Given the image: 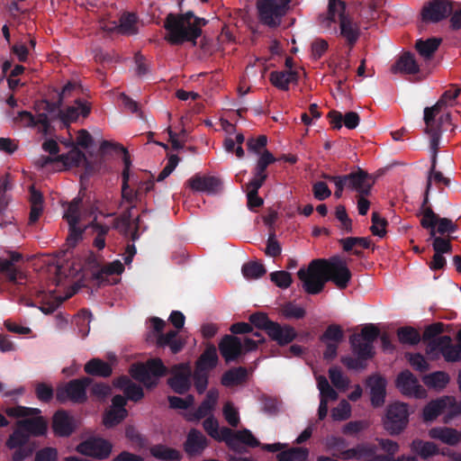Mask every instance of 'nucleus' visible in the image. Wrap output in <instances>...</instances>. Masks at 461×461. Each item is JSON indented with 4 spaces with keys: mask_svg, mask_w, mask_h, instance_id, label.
Instances as JSON below:
<instances>
[{
    "mask_svg": "<svg viewBox=\"0 0 461 461\" xmlns=\"http://www.w3.org/2000/svg\"><path fill=\"white\" fill-rule=\"evenodd\" d=\"M396 387L407 396L419 399L426 398V390L419 384L418 379L408 370L402 371L396 379Z\"/></svg>",
    "mask_w": 461,
    "mask_h": 461,
    "instance_id": "obj_15",
    "label": "nucleus"
},
{
    "mask_svg": "<svg viewBox=\"0 0 461 461\" xmlns=\"http://www.w3.org/2000/svg\"><path fill=\"white\" fill-rule=\"evenodd\" d=\"M378 336L379 330L374 324L363 327L359 333H356L350 338L354 354L364 359L371 358L374 355L373 342Z\"/></svg>",
    "mask_w": 461,
    "mask_h": 461,
    "instance_id": "obj_8",
    "label": "nucleus"
},
{
    "mask_svg": "<svg viewBox=\"0 0 461 461\" xmlns=\"http://www.w3.org/2000/svg\"><path fill=\"white\" fill-rule=\"evenodd\" d=\"M428 435L430 438L438 440L448 446H456L461 442L460 432L450 427H434L431 428Z\"/></svg>",
    "mask_w": 461,
    "mask_h": 461,
    "instance_id": "obj_22",
    "label": "nucleus"
},
{
    "mask_svg": "<svg viewBox=\"0 0 461 461\" xmlns=\"http://www.w3.org/2000/svg\"><path fill=\"white\" fill-rule=\"evenodd\" d=\"M90 104L86 101L77 100L71 106H68L66 111L60 112L59 117L61 121L68 124L78 119L79 116L86 117L90 113Z\"/></svg>",
    "mask_w": 461,
    "mask_h": 461,
    "instance_id": "obj_31",
    "label": "nucleus"
},
{
    "mask_svg": "<svg viewBox=\"0 0 461 461\" xmlns=\"http://www.w3.org/2000/svg\"><path fill=\"white\" fill-rule=\"evenodd\" d=\"M219 398V393L216 390H210L206 395V398L202 402L200 407L195 412H187L185 414V419L190 421L198 420L209 413L213 410L214 406Z\"/></svg>",
    "mask_w": 461,
    "mask_h": 461,
    "instance_id": "obj_29",
    "label": "nucleus"
},
{
    "mask_svg": "<svg viewBox=\"0 0 461 461\" xmlns=\"http://www.w3.org/2000/svg\"><path fill=\"white\" fill-rule=\"evenodd\" d=\"M420 224L425 229L430 230V236L435 237L436 233L445 234L456 230V225L452 220L447 218H438L430 209L426 208L421 214Z\"/></svg>",
    "mask_w": 461,
    "mask_h": 461,
    "instance_id": "obj_13",
    "label": "nucleus"
},
{
    "mask_svg": "<svg viewBox=\"0 0 461 461\" xmlns=\"http://www.w3.org/2000/svg\"><path fill=\"white\" fill-rule=\"evenodd\" d=\"M368 385L371 390V402L374 406H380L385 396L386 381L384 378L375 375L370 377Z\"/></svg>",
    "mask_w": 461,
    "mask_h": 461,
    "instance_id": "obj_33",
    "label": "nucleus"
},
{
    "mask_svg": "<svg viewBox=\"0 0 461 461\" xmlns=\"http://www.w3.org/2000/svg\"><path fill=\"white\" fill-rule=\"evenodd\" d=\"M440 39L432 38L426 41L420 40L416 42V49L419 54L425 59H429L438 50Z\"/></svg>",
    "mask_w": 461,
    "mask_h": 461,
    "instance_id": "obj_48",
    "label": "nucleus"
},
{
    "mask_svg": "<svg viewBox=\"0 0 461 461\" xmlns=\"http://www.w3.org/2000/svg\"><path fill=\"white\" fill-rule=\"evenodd\" d=\"M21 259L17 252H8L7 256H0V273H5L11 282H18L23 278V274L14 266V262Z\"/></svg>",
    "mask_w": 461,
    "mask_h": 461,
    "instance_id": "obj_23",
    "label": "nucleus"
},
{
    "mask_svg": "<svg viewBox=\"0 0 461 461\" xmlns=\"http://www.w3.org/2000/svg\"><path fill=\"white\" fill-rule=\"evenodd\" d=\"M190 376L191 366L188 364H181L173 367L168 384L176 393H183L190 387Z\"/></svg>",
    "mask_w": 461,
    "mask_h": 461,
    "instance_id": "obj_19",
    "label": "nucleus"
},
{
    "mask_svg": "<svg viewBox=\"0 0 461 461\" xmlns=\"http://www.w3.org/2000/svg\"><path fill=\"white\" fill-rule=\"evenodd\" d=\"M93 212L81 209V200L74 199L68 206L64 218L68 224L67 242L68 246H76L81 240L84 230L91 227Z\"/></svg>",
    "mask_w": 461,
    "mask_h": 461,
    "instance_id": "obj_3",
    "label": "nucleus"
},
{
    "mask_svg": "<svg viewBox=\"0 0 461 461\" xmlns=\"http://www.w3.org/2000/svg\"><path fill=\"white\" fill-rule=\"evenodd\" d=\"M218 361L217 351L214 346L208 347L196 363L198 371L207 372L213 368Z\"/></svg>",
    "mask_w": 461,
    "mask_h": 461,
    "instance_id": "obj_41",
    "label": "nucleus"
},
{
    "mask_svg": "<svg viewBox=\"0 0 461 461\" xmlns=\"http://www.w3.org/2000/svg\"><path fill=\"white\" fill-rule=\"evenodd\" d=\"M203 429L212 438L218 441L226 442L227 437L230 435V429L225 427L220 429L218 421L212 417L204 420Z\"/></svg>",
    "mask_w": 461,
    "mask_h": 461,
    "instance_id": "obj_40",
    "label": "nucleus"
},
{
    "mask_svg": "<svg viewBox=\"0 0 461 461\" xmlns=\"http://www.w3.org/2000/svg\"><path fill=\"white\" fill-rule=\"evenodd\" d=\"M431 154H432V158H431L432 165H431L429 175L428 176L426 194H428L432 183L442 184L445 185H449V180L447 177H445L441 172L435 170L437 159L434 162V152H431Z\"/></svg>",
    "mask_w": 461,
    "mask_h": 461,
    "instance_id": "obj_56",
    "label": "nucleus"
},
{
    "mask_svg": "<svg viewBox=\"0 0 461 461\" xmlns=\"http://www.w3.org/2000/svg\"><path fill=\"white\" fill-rule=\"evenodd\" d=\"M207 446L205 437L197 430H191L187 436L185 445V451L189 455H196L201 453Z\"/></svg>",
    "mask_w": 461,
    "mask_h": 461,
    "instance_id": "obj_35",
    "label": "nucleus"
},
{
    "mask_svg": "<svg viewBox=\"0 0 461 461\" xmlns=\"http://www.w3.org/2000/svg\"><path fill=\"white\" fill-rule=\"evenodd\" d=\"M307 456L308 450L306 448H294L278 454L276 461H296L297 459L304 461Z\"/></svg>",
    "mask_w": 461,
    "mask_h": 461,
    "instance_id": "obj_60",
    "label": "nucleus"
},
{
    "mask_svg": "<svg viewBox=\"0 0 461 461\" xmlns=\"http://www.w3.org/2000/svg\"><path fill=\"white\" fill-rule=\"evenodd\" d=\"M226 444L233 450H239L243 445L249 447H258L259 442L248 429L237 432L230 429V435L227 437Z\"/></svg>",
    "mask_w": 461,
    "mask_h": 461,
    "instance_id": "obj_26",
    "label": "nucleus"
},
{
    "mask_svg": "<svg viewBox=\"0 0 461 461\" xmlns=\"http://www.w3.org/2000/svg\"><path fill=\"white\" fill-rule=\"evenodd\" d=\"M323 343L339 344L343 339V331L338 325H330L321 336Z\"/></svg>",
    "mask_w": 461,
    "mask_h": 461,
    "instance_id": "obj_58",
    "label": "nucleus"
},
{
    "mask_svg": "<svg viewBox=\"0 0 461 461\" xmlns=\"http://www.w3.org/2000/svg\"><path fill=\"white\" fill-rule=\"evenodd\" d=\"M290 0H258L257 8L260 22L269 27H277L288 10Z\"/></svg>",
    "mask_w": 461,
    "mask_h": 461,
    "instance_id": "obj_7",
    "label": "nucleus"
},
{
    "mask_svg": "<svg viewBox=\"0 0 461 461\" xmlns=\"http://www.w3.org/2000/svg\"><path fill=\"white\" fill-rule=\"evenodd\" d=\"M270 279L280 288H287L292 284V276L286 271H276L270 274Z\"/></svg>",
    "mask_w": 461,
    "mask_h": 461,
    "instance_id": "obj_63",
    "label": "nucleus"
},
{
    "mask_svg": "<svg viewBox=\"0 0 461 461\" xmlns=\"http://www.w3.org/2000/svg\"><path fill=\"white\" fill-rule=\"evenodd\" d=\"M379 445L389 456H375L369 461H393V456L399 451L398 443L391 439H379Z\"/></svg>",
    "mask_w": 461,
    "mask_h": 461,
    "instance_id": "obj_52",
    "label": "nucleus"
},
{
    "mask_svg": "<svg viewBox=\"0 0 461 461\" xmlns=\"http://www.w3.org/2000/svg\"><path fill=\"white\" fill-rule=\"evenodd\" d=\"M411 449L423 459H428L439 454V448L437 444L421 439H414L411 443Z\"/></svg>",
    "mask_w": 461,
    "mask_h": 461,
    "instance_id": "obj_34",
    "label": "nucleus"
},
{
    "mask_svg": "<svg viewBox=\"0 0 461 461\" xmlns=\"http://www.w3.org/2000/svg\"><path fill=\"white\" fill-rule=\"evenodd\" d=\"M419 71V66L411 54L405 53L402 55L395 64L392 67V72L394 74H415Z\"/></svg>",
    "mask_w": 461,
    "mask_h": 461,
    "instance_id": "obj_36",
    "label": "nucleus"
},
{
    "mask_svg": "<svg viewBox=\"0 0 461 461\" xmlns=\"http://www.w3.org/2000/svg\"><path fill=\"white\" fill-rule=\"evenodd\" d=\"M126 404L125 399L121 395L113 398L112 406L104 415V425L112 428L120 423L126 416L127 411L124 408Z\"/></svg>",
    "mask_w": 461,
    "mask_h": 461,
    "instance_id": "obj_21",
    "label": "nucleus"
},
{
    "mask_svg": "<svg viewBox=\"0 0 461 461\" xmlns=\"http://www.w3.org/2000/svg\"><path fill=\"white\" fill-rule=\"evenodd\" d=\"M345 7V3L341 0H329L328 12L325 15H321L319 17V23L324 28H330L331 23L335 20V10L336 9H343Z\"/></svg>",
    "mask_w": 461,
    "mask_h": 461,
    "instance_id": "obj_51",
    "label": "nucleus"
},
{
    "mask_svg": "<svg viewBox=\"0 0 461 461\" xmlns=\"http://www.w3.org/2000/svg\"><path fill=\"white\" fill-rule=\"evenodd\" d=\"M76 450L84 456L105 459L113 450V444L103 438H90L80 443Z\"/></svg>",
    "mask_w": 461,
    "mask_h": 461,
    "instance_id": "obj_14",
    "label": "nucleus"
},
{
    "mask_svg": "<svg viewBox=\"0 0 461 461\" xmlns=\"http://www.w3.org/2000/svg\"><path fill=\"white\" fill-rule=\"evenodd\" d=\"M271 83L282 89L287 90L289 84L296 81V74L294 71H275L270 74Z\"/></svg>",
    "mask_w": 461,
    "mask_h": 461,
    "instance_id": "obj_42",
    "label": "nucleus"
},
{
    "mask_svg": "<svg viewBox=\"0 0 461 461\" xmlns=\"http://www.w3.org/2000/svg\"><path fill=\"white\" fill-rule=\"evenodd\" d=\"M325 267L327 281H332L339 289H344L348 286L351 279V272L344 259L336 257L330 260H325Z\"/></svg>",
    "mask_w": 461,
    "mask_h": 461,
    "instance_id": "obj_12",
    "label": "nucleus"
},
{
    "mask_svg": "<svg viewBox=\"0 0 461 461\" xmlns=\"http://www.w3.org/2000/svg\"><path fill=\"white\" fill-rule=\"evenodd\" d=\"M247 376V371L245 368L239 367L231 369L228 372H226L222 378H221V384L224 386H235L240 384H241L243 381H245Z\"/></svg>",
    "mask_w": 461,
    "mask_h": 461,
    "instance_id": "obj_49",
    "label": "nucleus"
},
{
    "mask_svg": "<svg viewBox=\"0 0 461 461\" xmlns=\"http://www.w3.org/2000/svg\"><path fill=\"white\" fill-rule=\"evenodd\" d=\"M59 161L66 169L75 167H85L88 169L86 157L77 148H73L67 155L60 156Z\"/></svg>",
    "mask_w": 461,
    "mask_h": 461,
    "instance_id": "obj_37",
    "label": "nucleus"
},
{
    "mask_svg": "<svg viewBox=\"0 0 461 461\" xmlns=\"http://www.w3.org/2000/svg\"><path fill=\"white\" fill-rule=\"evenodd\" d=\"M124 266L120 260H114L104 266L96 275L100 284L113 285L119 281V276L123 272Z\"/></svg>",
    "mask_w": 461,
    "mask_h": 461,
    "instance_id": "obj_27",
    "label": "nucleus"
},
{
    "mask_svg": "<svg viewBox=\"0 0 461 461\" xmlns=\"http://www.w3.org/2000/svg\"><path fill=\"white\" fill-rule=\"evenodd\" d=\"M349 176L348 188L357 191L360 194H367L373 185V180L363 170L359 169Z\"/></svg>",
    "mask_w": 461,
    "mask_h": 461,
    "instance_id": "obj_32",
    "label": "nucleus"
},
{
    "mask_svg": "<svg viewBox=\"0 0 461 461\" xmlns=\"http://www.w3.org/2000/svg\"><path fill=\"white\" fill-rule=\"evenodd\" d=\"M397 336L400 342L409 345H415L420 339L419 331L411 327H404L399 329L397 331Z\"/></svg>",
    "mask_w": 461,
    "mask_h": 461,
    "instance_id": "obj_54",
    "label": "nucleus"
},
{
    "mask_svg": "<svg viewBox=\"0 0 461 461\" xmlns=\"http://www.w3.org/2000/svg\"><path fill=\"white\" fill-rule=\"evenodd\" d=\"M31 195V212L29 217L30 223H34L38 221L41 216L43 206H42V195L41 193L35 190L34 186H31L30 188Z\"/></svg>",
    "mask_w": 461,
    "mask_h": 461,
    "instance_id": "obj_43",
    "label": "nucleus"
},
{
    "mask_svg": "<svg viewBox=\"0 0 461 461\" xmlns=\"http://www.w3.org/2000/svg\"><path fill=\"white\" fill-rule=\"evenodd\" d=\"M130 373L134 379L146 387H151L157 384L160 376L165 375L166 367L160 359H151L146 364L132 365Z\"/></svg>",
    "mask_w": 461,
    "mask_h": 461,
    "instance_id": "obj_9",
    "label": "nucleus"
},
{
    "mask_svg": "<svg viewBox=\"0 0 461 461\" xmlns=\"http://www.w3.org/2000/svg\"><path fill=\"white\" fill-rule=\"evenodd\" d=\"M87 378L74 380L58 389L57 398L60 402L72 401L82 402L86 399V389L88 385Z\"/></svg>",
    "mask_w": 461,
    "mask_h": 461,
    "instance_id": "obj_17",
    "label": "nucleus"
},
{
    "mask_svg": "<svg viewBox=\"0 0 461 461\" xmlns=\"http://www.w3.org/2000/svg\"><path fill=\"white\" fill-rule=\"evenodd\" d=\"M223 358L229 362L236 359L242 352V343L233 336H225L219 345Z\"/></svg>",
    "mask_w": 461,
    "mask_h": 461,
    "instance_id": "obj_28",
    "label": "nucleus"
},
{
    "mask_svg": "<svg viewBox=\"0 0 461 461\" xmlns=\"http://www.w3.org/2000/svg\"><path fill=\"white\" fill-rule=\"evenodd\" d=\"M91 228L93 229L94 232L96 233V237L94 240V246L98 249H103L105 246L104 236L108 232L109 228L97 222L96 216H93Z\"/></svg>",
    "mask_w": 461,
    "mask_h": 461,
    "instance_id": "obj_53",
    "label": "nucleus"
},
{
    "mask_svg": "<svg viewBox=\"0 0 461 461\" xmlns=\"http://www.w3.org/2000/svg\"><path fill=\"white\" fill-rule=\"evenodd\" d=\"M449 336H441L429 343L427 353L431 354L434 350H438L447 361H458L461 358V346L452 345Z\"/></svg>",
    "mask_w": 461,
    "mask_h": 461,
    "instance_id": "obj_16",
    "label": "nucleus"
},
{
    "mask_svg": "<svg viewBox=\"0 0 461 461\" xmlns=\"http://www.w3.org/2000/svg\"><path fill=\"white\" fill-rule=\"evenodd\" d=\"M449 120V113L447 109L441 106V104H436L424 110L425 131L430 137L429 147L431 152H434V161L439 146L441 128L448 123Z\"/></svg>",
    "mask_w": 461,
    "mask_h": 461,
    "instance_id": "obj_4",
    "label": "nucleus"
},
{
    "mask_svg": "<svg viewBox=\"0 0 461 461\" xmlns=\"http://www.w3.org/2000/svg\"><path fill=\"white\" fill-rule=\"evenodd\" d=\"M85 371L93 375L108 376L112 374V367L108 363L95 358L86 364Z\"/></svg>",
    "mask_w": 461,
    "mask_h": 461,
    "instance_id": "obj_45",
    "label": "nucleus"
},
{
    "mask_svg": "<svg viewBox=\"0 0 461 461\" xmlns=\"http://www.w3.org/2000/svg\"><path fill=\"white\" fill-rule=\"evenodd\" d=\"M341 243H342L343 249L346 251H349L357 245L367 249L370 247L371 241L367 238L350 237V238H346V239L342 240Z\"/></svg>",
    "mask_w": 461,
    "mask_h": 461,
    "instance_id": "obj_64",
    "label": "nucleus"
},
{
    "mask_svg": "<svg viewBox=\"0 0 461 461\" xmlns=\"http://www.w3.org/2000/svg\"><path fill=\"white\" fill-rule=\"evenodd\" d=\"M267 335L283 346L290 343L296 337V332L294 328L288 325H281L275 322L268 327Z\"/></svg>",
    "mask_w": 461,
    "mask_h": 461,
    "instance_id": "obj_30",
    "label": "nucleus"
},
{
    "mask_svg": "<svg viewBox=\"0 0 461 461\" xmlns=\"http://www.w3.org/2000/svg\"><path fill=\"white\" fill-rule=\"evenodd\" d=\"M22 124V126L29 127L35 126L40 124L42 128V131H46L48 128L49 118L46 114H40L37 119H35L30 113L22 112L19 113L16 118Z\"/></svg>",
    "mask_w": 461,
    "mask_h": 461,
    "instance_id": "obj_44",
    "label": "nucleus"
},
{
    "mask_svg": "<svg viewBox=\"0 0 461 461\" xmlns=\"http://www.w3.org/2000/svg\"><path fill=\"white\" fill-rule=\"evenodd\" d=\"M206 23L205 19L194 16L192 12L181 15L168 14L165 21L166 39L173 44L195 41Z\"/></svg>",
    "mask_w": 461,
    "mask_h": 461,
    "instance_id": "obj_2",
    "label": "nucleus"
},
{
    "mask_svg": "<svg viewBox=\"0 0 461 461\" xmlns=\"http://www.w3.org/2000/svg\"><path fill=\"white\" fill-rule=\"evenodd\" d=\"M242 274L247 279H258L266 274V268L260 263L250 262L243 266Z\"/></svg>",
    "mask_w": 461,
    "mask_h": 461,
    "instance_id": "obj_57",
    "label": "nucleus"
},
{
    "mask_svg": "<svg viewBox=\"0 0 461 461\" xmlns=\"http://www.w3.org/2000/svg\"><path fill=\"white\" fill-rule=\"evenodd\" d=\"M329 376L332 384L340 391H345L348 384V379L343 375L341 370L337 366H332L329 370Z\"/></svg>",
    "mask_w": 461,
    "mask_h": 461,
    "instance_id": "obj_55",
    "label": "nucleus"
},
{
    "mask_svg": "<svg viewBox=\"0 0 461 461\" xmlns=\"http://www.w3.org/2000/svg\"><path fill=\"white\" fill-rule=\"evenodd\" d=\"M452 12L451 5L445 0H435L424 6L422 19L426 22L437 23L447 17Z\"/></svg>",
    "mask_w": 461,
    "mask_h": 461,
    "instance_id": "obj_20",
    "label": "nucleus"
},
{
    "mask_svg": "<svg viewBox=\"0 0 461 461\" xmlns=\"http://www.w3.org/2000/svg\"><path fill=\"white\" fill-rule=\"evenodd\" d=\"M351 414L350 404L343 400L331 411V417L334 420H344L349 418Z\"/></svg>",
    "mask_w": 461,
    "mask_h": 461,
    "instance_id": "obj_62",
    "label": "nucleus"
},
{
    "mask_svg": "<svg viewBox=\"0 0 461 461\" xmlns=\"http://www.w3.org/2000/svg\"><path fill=\"white\" fill-rule=\"evenodd\" d=\"M409 422L408 406L402 402H394L388 406L384 420V429L391 435L400 434Z\"/></svg>",
    "mask_w": 461,
    "mask_h": 461,
    "instance_id": "obj_10",
    "label": "nucleus"
},
{
    "mask_svg": "<svg viewBox=\"0 0 461 461\" xmlns=\"http://www.w3.org/2000/svg\"><path fill=\"white\" fill-rule=\"evenodd\" d=\"M150 453L154 457L165 461H178L181 456L179 451L162 445L151 447Z\"/></svg>",
    "mask_w": 461,
    "mask_h": 461,
    "instance_id": "obj_47",
    "label": "nucleus"
},
{
    "mask_svg": "<svg viewBox=\"0 0 461 461\" xmlns=\"http://www.w3.org/2000/svg\"><path fill=\"white\" fill-rule=\"evenodd\" d=\"M324 259L312 260L307 269L301 268L297 275L306 293L316 294L321 292L327 282Z\"/></svg>",
    "mask_w": 461,
    "mask_h": 461,
    "instance_id": "obj_6",
    "label": "nucleus"
},
{
    "mask_svg": "<svg viewBox=\"0 0 461 461\" xmlns=\"http://www.w3.org/2000/svg\"><path fill=\"white\" fill-rule=\"evenodd\" d=\"M387 221L378 212L372 213L371 231L373 235L383 238L386 234Z\"/></svg>",
    "mask_w": 461,
    "mask_h": 461,
    "instance_id": "obj_61",
    "label": "nucleus"
},
{
    "mask_svg": "<svg viewBox=\"0 0 461 461\" xmlns=\"http://www.w3.org/2000/svg\"><path fill=\"white\" fill-rule=\"evenodd\" d=\"M424 384L429 388L441 390L446 387L449 382V376L445 372H434L423 377Z\"/></svg>",
    "mask_w": 461,
    "mask_h": 461,
    "instance_id": "obj_46",
    "label": "nucleus"
},
{
    "mask_svg": "<svg viewBox=\"0 0 461 461\" xmlns=\"http://www.w3.org/2000/svg\"><path fill=\"white\" fill-rule=\"evenodd\" d=\"M92 320V314L86 310L81 311L76 317L75 322L78 327V332L81 337H86L89 332V324Z\"/></svg>",
    "mask_w": 461,
    "mask_h": 461,
    "instance_id": "obj_59",
    "label": "nucleus"
},
{
    "mask_svg": "<svg viewBox=\"0 0 461 461\" xmlns=\"http://www.w3.org/2000/svg\"><path fill=\"white\" fill-rule=\"evenodd\" d=\"M114 384L118 388L122 389L127 398L131 401H139L143 397L141 387L131 383L127 377L119 378Z\"/></svg>",
    "mask_w": 461,
    "mask_h": 461,
    "instance_id": "obj_39",
    "label": "nucleus"
},
{
    "mask_svg": "<svg viewBox=\"0 0 461 461\" xmlns=\"http://www.w3.org/2000/svg\"><path fill=\"white\" fill-rule=\"evenodd\" d=\"M188 185L194 192L214 193L221 187V181L214 176L195 175L188 180Z\"/></svg>",
    "mask_w": 461,
    "mask_h": 461,
    "instance_id": "obj_25",
    "label": "nucleus"
},
{
    "mask_svg": "<svg viewBox=\"0 0 461 461\" xmlns=\"http://www.w3.org/2000/svg\"><path fill=\"white\" fill-rule=\"evenodd\" d=\"M375 452V446L372 444H362L356 447L342 451L339 457L348 460L352 458H364L372 456Z\"/></svg>",
    "mask_w": 461,
    "mask_h": 461,
    "instance_id": "obj_38",
    "label": "nucleus"
},
{
    "mask_svg": "<svg viewBox=\"0 0 461 461\" xmlns=\"http://www.w3.org/2000/svg\"><path fill=\"white\" fill-rule=\"evenodd\" d=\"M337 21L339 23L340 35L350 46H353L359 38L360 28L358 24L353 20V18L348 14H346V6L341 10H335V20L331 23V26L330 28H325V30L335 28L334 24L337 23ZM320 25L324 29L321 23Z\"/></svg>",
    "mask_w": 461,
    "mask_h": 461,
    "instance_id": "obj_11",
    "label": "nucleus"
},
{
    "mask_svg": "<svg viewBox=\"0 0 461 461\" xmlns=\"http://www.w3.org/2000/svg\"><path fill=\"white\" fill-rule=\"evenodd\" d=\"M77 427L75 419L64 411H57L53 416L52 428L58 436H68Z\"/></svg>",
    "mask_w": 461,
    "mask_h": 461,
    "instance_id": "obj_24",
    "label": "nucleus"
},
{
    "mask_svg": "<svg viewBox=\"0 0 461 461\" xmlns=\"http://www.w3.org/2000/svg\"><path fill=\"white\" fill-rule=\"evenodd\" d=\"M5 413L9 417L21 418L16 429L6 441V446L11 449L22 447L31 436H41L47 431L48 422L40 415L39 409L16 406L7 408Z\"/></svg>",
    "mask_w": 461,
    "mask_h": 461,
    "instance_id": "obj_1",
    "label": "nucleus"
},
{
    "mask_svg": "<svg viewBox=\"0 0 461 461\" xmlns=\"http://www.w3.org/2000/svg\"><path fill=\"white\" fill-rule=\"evenodd\" d=\"M317 386L320 391L321 401L328 403L329 401H335L338 398L337 392L330 385L327 378L322 375L317 376Z\"/></svg>",
    "mask_w": 461,
    "mask_h": 461,
    "instance_id": "obj_50",
    "label": "nucleus"
},
{
    "mask_svg": "<svg viewBox=\"0 0 461 461\" xmlns=\"http://www.w3.org/2000/svg\"><path fill=\"white\" fill-rule=\"evenodd\" d=\"M101 29L106 32L117 31L123 34H133L138 30L137 18L132 14H123L118 24L116 21L102 20L100 22Z\"/></svg>",
    "mask_w": 461,
    "mask_h": 461,
    "instance_id": "obj_18",
    "label": "nucleus"
},
{
    "mask_svg": "<svg viewBox=\"0 0 461 461\" xmlns=\"http://www.w3.org/2000/svg\"><path fill=\"white\" fill-rule=\"evenodd\" d=\"M461 414V402L456 401L453 396H443L429 402L423 409L424 421L431 422L438 416H443V422L448 423L455 417Z\"/></svg>",
    "mask_w": 461,
    "mask_h": 461,
    "instance_id": "obj_5",
    "label": "nucleus"
}]
</instances>
